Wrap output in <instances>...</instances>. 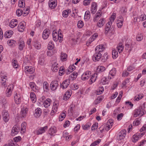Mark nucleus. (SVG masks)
I'll return each mask as SVG.
<instances>
[{
	"label": "nucleus",
	"instance_id": "1",
	"mask_svg": "<svg viewBox=\"0 0 146 146\" xmlns=\"http://www.w3.org/2000/svg\"><path fill=\"white\" fill-rule=\"evenodd\" d=\"M116 17V14L113 13L110 18V21H109L106 24L105 28L104 33L105 35H107L108 33H109V35L110 36L113 35L114 34V31H111L110 29L111 25L112 22H113Z\"/></svg>",
	"mask_w": 146,
	"mask_h": 146
},
{
	"label": "nucleus",
	"instance_id": "2",
	"mask_svg": "<svg viewBox=\"0 0 146 146\" xmlns=\"http://www.w3.org/2000/svg\"><path fill=\"white\" fill-rule=\"evenodd\" d=\"M145 103H144L143 105L141 106V108L135 110L133 113V116L136 117L139 115L141 116H142L145 113Z\"/></svg>",
	"mask_w": 146,
	"mask_h": 146
},
{
	"label": "nucleus",
	"instance_id": "3",
	"mask_svg": "<svg viewBox=\"0 0 146 146\" xmlns=\"http://www.w3.org/2000/svg\"><path fill=\"white\" fill-rule=\"evenodd\" d=\"M145 132L137 133L134 134L132 137V141L133 142H136L139 138L145 134Z\"/></svg>",
	"mask_w": 146,
	"mask_h": 146
},
{
	"label": "nucleus",
	"instance_id": "4",
	"mask_svg": "<svg viewBox=\"0 0 146 146\" xmlns=\"http://www.w3.org/2000/svg\"><path fill=\"white\" fill-rule=\"evenodd\" d=\"M58 86V81L56 80L52 81L50 85V89L52 91L56 90Z\"/></svg>",
	"mask_w": 146,
	"mask_h": 146
},
{
	"label": "nucleus",
	"instance_id": "5",
	"mask_svg": "<svg viewBox=\"0 0 146 146\" xmlns=\"http://www.w3.org/2000/svg\"><path fill=\"white\" fill-rule=\"evenodd\" d=\"M20 131V127L17 125H15L14 126L11 130V135L12 136H15Z\"/></svg>",
	"mask_w": 146,
	"mask_h": 146
},
{
	"label": "nucleus",
	"instance_id": "6",
	"mask_svg": "<svg viewBox=\"0 0 146 146\" xmlns=\"http://www.w3.org/2000/svg\"><path fill=\"white\" fill-rule=\"evenodd\" d=\"M14 88V86L12 84H10L9 85L6 90V96L7 97L10 96L11 94L12 91Z\"/></svg>",
	"mask_w": 146,
	"mask_h": 146
},
{
	"label": "nucleus",
	"instance_id": "7",
	"mask_svg": "<svg viewBox=\"0 0 146 146\" xmlns=\"http://www.w3.org/2000/svg\"><path fill=\"white\" fill-rule=\"evenodd\" d=\"M2 115L3 117V119L4 121L5 122H7L9 119V115L7 111L5 110H3L2 112Z\"/></svg>",
	"mask_w": 146,
	"mask_h": 146
},
{
	"label": "nucleus",
	"instance_id": "8",
	"mask_svg": "<svg viewBox=\"0 0 146 146\" xmlns=\"http://www.w3.org/2000/svg\"><path fill=\"white\" fill-rule=\"evenodd\" d=\"M96 53L94 54L92 59L94 61L98 60L102 57V54L101 52L96 51Z\"/></svg>",
	"mask_w": 146,
	"mask_h": 146
},
{
	"label": "nucleus",
	"instance_id": "9",
	"mask_svg": "<svg viewBox=\"0 0 146 146\" xmlns=\"http://www.w3.org/2000/svg\"><path fill=\"white\" fill-rule=\"evenodd\" d=\"M97 73H95L90 77V80L89 81V84H91L95 81L97 78Z\"/></svg>",
	"mask_w": 146,
	"mask_h": 146
},
{
	"label": "nucleus",
	"instance_id": "10",
	"mask_svg": "<svg viewBox=\"0 0 146 146\" xmlns=\"http://www.w3.org/2000/svg\"><path fill=\"white\" fill-rule=\"evenodd\" d=\"M70 81L69 79H68L64 80L61 84L60 86L62 89L66 88L69 85Z\"/></svg>",
	"mask_w": 146,
	"mask_h": 146
},
{
	"label": "nucleus",
	"instance_id": "11",
	"mask_svg": "<svg viewBox=\"0 0 146 146\" xmlns=\"http://www.w3.org/2000/svg\"><path fill=\"white\" fill-rule=\"evenodd\" d=\"M34 71V68L31 66H27L25 67V72L27 73L32 74Z\"/></svg>",
	"mask_w": 146,
	"mask_h": 146
},
{
	"label": "nucleus",
	"instance_id": "12",
	"mask_svg": "<svg viewBox=\"0 0 146 146\" xmlns=\"http://www.w3.org/2000/svg\"><path fill=\"white\" fill-rule=\"evenodd\" d=\"M72 91L70 90H69L66 92L63 96V100H67L70 97Z\"/></svg>",
	"mask_w": 146,
	"mask_h": 146
},
{
	"label": "nucleus",
	"instance_id": "13",
	"mask_svg": "<svg viewBox=\"0 0 146 146\" xmlns=\"http://www.w3.org/2000/svg\"><path fill=\"white\" fill-rule=\"evenodd\" d=\"M48 129L47 126H45L44 127H40L39 129L37 130L36 134L37 135L41 134L44 133Z\"/></svg>",
	"mask_w": 146,
	"mask_h": 146
},
{
	"label": "nucleus",
	"instance_id": "14",
	"mask_svg": "<svg viewBox=\"0 0 146 146\" xmlns=\"http://www.w3.org/2000/svg\"><path fill=\"white\" fill-rule=\"evenodd\" d=\"M116 72V69L115 68H113L109 72V74L108 76V79L110 80L112 79L113 78L111 77H113L115 75Z\"/></svg>",
	"mask_w": 146,
	"mask_h": 146
},
{
	"label": "nucleus",
	"instance_id": "15",
	"mask_svg": "<svg viewBox=\"0 0 146 146\" xmlns=\"http://www.w3.org/2000/svg\"><path fill=\"white\" fill-rule=\"evenodd\" d=\"M126 131L125 130H121L119 133V137L117 138L118 140H121L123 139L126 135Z\"/></svg>",
	"mask_w": 146,
	"mask_h": 146
},
{
	"label": "nucleus",
	"instance_id": "16",
	"mask_svg": "<svg viewBox=\"0 0 146 146\" xmlns=\"http://www.w3.org/2000/svg\"><path fill=\"white\" fill-rule=\"evenodd\" d=\"M50 34V31L48 29H46L44 30L43 33L42 37L44 39L48 38Z\"/></svg>",
	"mask_w": 146,
	"mask_h": 146
},
{
	"label": "nucleus",
	"instance_id": "17",
	"mask_svg": "<svg viewBox=\"0 0 146 146\" xmlns=\"http://www.w3.org/2000/svg\"><path fill=\"white\" fill-rule=\"evenodd\" d=\"M132 41L130 40H128L126 43L125 45V48L126 50H128L130 48L129 51H131L132 48Z\"/></svg>",
	"mask_w": 146,
	"mask_h": 146
},
{
	"label": "nucleus",
	"instance_id": "18",
	"mask_svg": "<svg viewBox=\"0 0 146 146\" xmlns=\"http://www.w3.org/2000/svg\"><path fill=\"white\" fill-rule=\"evenodd\" d=\"M28 109L27 108H23L21 109L20 115L21 117H25L26 116V115L28 111Z\"/></svg>",
	"mask_w": 146,
	"mask_h": 146
},
{
	"label": "nucleus",
	"instance_id": "19",
	"mask_svg": "<svg viewBox=\"0 0 146 146\" xmlns=\"http://www.w3.org/2000/svg\"><path fill=\"white\" fill-rule=\"evenodd\" d=\"M14 99L15 103L17 104H19L21 101V96L20 94H16L14 97Z\"/></svg>",
	"mask_w": 146,
	"mask_h": 146
},
{
	"label": "nucleus",
	"instance_id": "20",
	"mask_svg": "<svg viewBox=\"0 0 146 146\" xmlns=\"http://www.w3.org/2000/svg\"><path fill=\"white\" fill-rule=\"evenodd\" d=\"M56 0H50L48 3L49 6L51 9H53L56 6L57 3L55 2Z\"/></svg>",
	"mask_w": 146,
	"mask_h": 146
},
{
	"label": "nucleus",
	"instance_id": "21",
	"mask_svg": "<svg viewBox=\"0 0 146 146\" xmlns=\"http://www.w3.org/2000/svg\"><path fill=\"white\" fill-rule=\"evenodd\" d=\"M18 24L17 21L16 19H12L10 23V26L12 28H14Z\"/></svg>",
	"mask_w": 146,
	"mask_h": 146
},
{
	"label": "nucleus",
	"instance_id": "22",
	"mask_svg": "<svg viewBox=\"0 0 146 146\" xmlns=\"http://www.w3.org/2000/svg\"><path fill=\"white\" fill-rule=\"evenodd\" d=\"M18 28L19 31L21 32H23L25 28L24 23L22 22L20 23L18 25Z\"/></svg>",
	"mask_w": 146,
	"mask_h": 146
},
{
	"label": "nucleus",
	"instance_id": "23",
	"mask_svg": "<svg viewBox=\"0 0 146 146\" xmlns=\"http://www.w3.org/2000/svg\"><path fill=\"white\" fill-rule=\"evenodd\" d=\"M42 113V111L41 109L38 108L35 110V113L34 115L36 117H39Z\"/></svg>",
	"mask_w": 146,
	"mask_h": 146
},
{
	"label": "nucleus",
	"instance_id": "24",
	"mask_svg": "<svg viewBox=\"0 0 146 146\" xmlns=\"http://www.w3.org/2000/svg\"><path fill=\"white\" fill-rule=\"evenodd\" d=\"M13 31L9 30L6 31L4 34V37L5 38H9L13 35Z\"/></svg>",
	"mask_w": 146,
	"mask_h": 146
},
{
	"label": "nucleus",
	"instance_id": "25",
	"mask_svg": "<svg viewBox=\"0 0 146 146\" xmlns=\"http://www.w3.org/2000/svg\"><path fill=\"white\" fill-rule=\"evenodd\" d=\"M104 49L103 45H99L96 47L95 50L97 52H101L104 50Z\"/></svg>",
	"mask_w": 146,
	"mask_h": 146
},
{
	"label": "nucleus",
	"instance_id": "26",
	"mask_svg": "<svg viewBox=\"0 0 146 146\" xmlns=\"http://www.w3.org/2000/svg\"><path fill=\"white\" fill-rule=\"evenodd\" d=\"M105 21L104 19H100L97 24V26L99 27H101L104 25Z\"/></svg>",
	"mask_w": 146,
	"mask_h": 146
},
{
	"label": "nucleus",
	"instance_id": "27",
	"mask_svg": "<svg viewBox=\"0 0 146 146\" xmlns=\"http://www.w3.org/2000/svg\"><path fill=\"white\" fill-rule=\"evenodd\" d=\"M57 110V105L56 103H54L52 110L51 112V115H52L53 113H56Z\"/></svg>",
	"mask_w": 146,
	"mask_h": 146
},
{
	"label": "nucleus",
	"instance_id": "28",
	"mask_svg": "<svg viewBox=\"0 0 146 146\" xmlns=\"http://www.w3.org/2000/svg\"><path fill=\"white\" fill-rule=\"evenodd\" d=\"M51 101V100L50 99H47L44 103V105L45 107L47 108L50 106Z\"/></svg>",
	"mask_w": 146,
	"mask_h": 146
},
{
	"label": "nucleus",
	"instance_id": "29",
	"mask_svg": "<svg viewBox=\"0 0 146 146\" xmlns=\"http://www.w3.org/2000/svg\"><path fill=\"white\" fill-rule=\"evenodd\" d=\"M58 65V64L56 62L54 63L52 65V70L53 71L56 72L57 71L59 68Z\"/></svg>",
	"mask_w": 146,
	"mask_h": 146
},
{
	"label": "nucleus",
	"instance_id": "30",
	"mask_svg": "<svg viewBox=\"0 0 146 146\" xmlns=\"http://www.w3.org/2000/svg\"><path fill=\"white\" fill-rule=\"evenodd\" d=\"M120 20H118L117 21L116 23L117 24V26L119 28H121L123 25V20L121 18V17H120Z\"/></svg>",
	"mask_w": 146,
	"mask_h": 146
},
{
	"label": "nucleus",
	"instance_id": "31",
	"mask_svg": "<svg viewBox=\"0 0 146 146\" xmlns=\"http://www.w3.org/2000/svg\"><path fill=\"white\" fill-rule=\"evenodd\" d=\"M66 114V111H63L59 116V120L60 121H62L65 117Z\"/></svg>",
	"mask_w": 146,
	"mask_h": 146
},
{
	"label": "nucleus",
	"instance_id": "32",
	"mask_svg": "<svg viewBox=\"0 0 146 146\" xmlns=\"http://www.w3.org/2000/svg\"><path fill=\"white\" fill-rule=\"evenodd\" d=\"M30 98L33 103H35L36 101V95L35 94L31 92L30 94Z\"/></svg>",
	"mask_w": 146,
	"mask_h": 146
},
{
	"label": "nucleus",
	"instance_id": "33",
	"mask_svg": "<svg viewBox=\"0 0 146 146\" xmlns=\"http://www.w3.org/2000/svg\"><path fill=\"white\" fill-rule=\"evenodd\" d=\"M105 70V68L103 66H99L96 69V72L97 74L99 72H102Z\"/></svg>",
	"mask_w": 146,
	"mask_h": 146
},
{
	"label": "nucleus",
	"instance_id": "34",
	"mask_svg": "<svg viewBox=\"0 0 146 146\" xmlns=\"http://www.w3.org/2000/svg\"><path fill=\"white\" fill-rule=\"evenodd\" d=\"M123 48L124 46H123L122 43H120L117 47L118 51L119 53L122 52L123 49Z\"/></svg>",
	"mask_w": 146,
	"mask_h": 146
},
{
	"label": "nucleus",
	"instance_id": "35",
	"mask_svg": "<svg viewBox=\"0 0 146 146\" xmlns=\"http://www.w3.org/2000/svg\"><path fill=\"white\" fill-rule=\"evenodd\" d=\"M56 127L54 126L51 127L49 131V133L51 135H52L56 132Z\"/></svg>",
	"mask_w": 146,
	"mask_h": 146
},
{
	"label": "nucleus",
	"instance_id": "36",
	"mask_svg": "<svg viewBox=\"0 0 146 146\" xmlns=\"http://www.w3.org/2000/svg\"><path fill=\"white\" fill-rule=\"evenodd\" d=\"M112 55L113 59H115L118 56V53L115 49L112 50Z\"/></svg>",
	"mask_w": 146,
	"mask_h": 146
},
{
	"label": "nucleus",
	"instance_id": "37",
	"mask_svg": "<svg viewBox=\"0 0 146 146\" xmlns=\"http://www.w3.org/2000/svg\"><path fill=\"white\" fill-rule=\"evenodd\" d=\"M90 12L89 11H86L84 17V19L85 20H88L90 19Z\"/></svg>",
	"mask_w": 146,
	"mask_h": 146
},
{
	"label": "nucleus",
	"instance_id": "38",
	"mask_svg": "<svg viewBox=\"0 0 146 146\" xmlns=\"http://www.w3.org/2000/svg\"><path fill=\"white\" fill-rule=\"evenodd\" d=\"M61 59L62 61H64L66 60L67 55L65 53H62L61 55Z\"/></svg>",
	"mask_w": 146,
	"mask_h": 146
},
{
	"label": "nucleus",
	"instance_id": "39",
	"mask_svg": "<svg viewBox=\"0 0 146 146\" xmlns=\"http://www.w3.org/2000/svg\"><path fill=\"white\" fill-rule=\"evenodd\" d=\"M71 11L70 10H64L62 12V16L64 17H66L68 16V14L69 12H70Z\"/></svg>",
	"mask_w": 146,
	"mask_h": 146
},
{
	"label": "nucleus",
	"instance_id": "40",
	"mask_svg": "<svg viewBox=\"0 0 146 146\" xmlns=\"http://www.w3.org/2000/svg\"><path fill=\"white\" fill-rule=\"evenodd\" d=\"M44 57L43 56L40 57L39 59L38 63L41 65H42L44 64Z\"/></svg>",
	"mask_w": 146,
	"mask_h": 146
},
{
	"label": "nucleus",
	"instance_id": "41",
	"mask_svg": "<svg viewBox=\"0 0 146 146\" xmlns=\"http://www.w3.org/2000/svg\"><path fill=\"white\" fill-rule=\"evenodd\" d=\"M43 88L44 90L45 89L49 90V84L46 81H44L43 83Z\"/></svg>",
	"mask_w": 146,
	"mask_h": 146
},
{
	"label": "nucleus",
	"instance_id": "42",
	"mask_svg": "<svg viewBox=\"0 0 146 146\" xmlns=\"http://www.w3.org/2000/svg\"><path fill=\"white\" fill-rule=\"evenodd\" d=\"M77 76V73L76 72H74L72 74L70 75V77L71 78L72 80H74L76 79Z\"/></svg>",
	"mask_w": 146,
	"mask_h": 146
},
{
	"label": "nucleus",
	"instance_id": "43",
	"mask_svg": "<svg viewBox=\"0 0 146 146\" xmlns=\"http://www.w3.org/2000/svg\"><path fill=\"white\" fill-rule=\"evenodd\" d=\"M108 80L107 79L106 77H104L101 80V83L103 85L108 84Z\"/></svg>",
	"mask_w": 146,
	"mask_h": 146
},
{
	"label": "nucleus",
	"instance_id": "44",
	"mask_svg": "<svg viewBox=\"0 0 146 146\" xmlns=\"http://www.w3.org/2000/svg\"><path fill=\"white\" fill-rule=\"evenodd\" d=\"M24 0H19V2L18 6L20 7H23L25 5V3H23Z\"/></svg>",
	"mask_w": 146,
	"mask_h": 146
},
{
	"label": "nucleus",
	"instance_id": "45",
	"mask_svg": "<svg viewBox=\"0 0 146 146\" xmlns=\"http://www.w3.org/2000/svg\"><path fill=\"white\" fill-rule=\"evenodd\" d=\"M91 125V123H87L85 125L82 126L83 129L84 130L88 129V128L90 127Z\"/></svg>",
	"mask_w": 146,
	"mask_h": 146
},
{
	"label": "nucleus",
	"instance_id": "46",
	"mask_svg": "<svg viewBox=\"0 0 146 146\" xmlns=\"http://www.w3.org/2000/svg\"><path fill=\"white\" fill-rule=\"evenodd\" d=\"M143 95L142 94H140L138 95L137 96H136L134 99L135 101H138L142 98L143 97Z\"/></svg>",
	"mask_w": 146,
	"mask_h": 146
},
{
	"label": "nucleus",
	"instance_id": "47",
	"mask_svg": "<svg viewBox=\"0 0 146 146\" xmlns=\"http://www.w3.org/2000/svg\"><path fill=\"white\" fill-rule=\"evenodd\" d=\"M143 38V36L141 34H138L136 36V39L137 41H140Z\"/></svg>",
	"mask_w": 146,
	"mask_h": 146
},
{
	"label": "nucleus",
	"instance_id": "48",
	"mask_svg": "<svg viewBox=\"0 0 146 146\" xmlns=\"http://www.w3.org/2000/svg\"><path fill=\"white\" fill-rule=\"evenodd\" d=\"M23 11L21 9H18L17 10L16 13L17 16H20L23 14Z\"/></svg>",
	"mask_w": 146,
	"mask_h": 146
},
{
	"label": "nucleus",
	"instance_id": "49",
	"mask_svg": "<svg viewBox=\"0 0 146 146\" xmlns=\"http://www.w3.org/2000/svg\"><path fill=\"white\" fill-rule=\"evenodd\" d=\"M77 25L78 27L79 28H81L83 27L84 26V23L82 21H79Z\"/></svg>",
	"mask_w": 146,
	"mask_h": 146
},
{
	"label": "nucleus",
	"instance_id": "50",
	"mask_svg": "<svg viewBox=\"0 0 146 146\" xmlns=\"http://www.w3.org/2000/svg\"><path fill=\"white\" fill-rule=\"evenodd\" d=\"M12 64L13 67L15 68H17L18 67V65L17 63V62L15 59H13L12 60Z\"/></svg>",
	"mask_w": 146,
	"mask_h": 146
},
{
	"label": "nucleus",
	"instance_id": "51",
	"mask_svg": "<svg viewBox=\"0 0 146 146\" xmlns=\"http://www.w3.org/2000/svg\"><path fill=\"white\" fill-rule=\"evenodd\" d=\"M57 36L58 39L59 40V41L60 42H61L62 41V34L60 32L59 33V31H58V34H57Z\"/></svg>",
	"mask_w": 146,
	"mask_h": 146
},
{
	"label": "nucleus",
	"instance_id": "52",
	"mask_svg": "<svg viewBox=\"0 0 146 146\" xmlns=\"http://www.w3.org/2000/svg\"><path fill=\"white\" fill-rule=\"evenodd\" d=\"M104 91L103 87H100L97 91V94L99 95L102 94Z\"/></svg>",
	"mask_w": 146,
	"mask_h": 146
},
{
	"label": "nucleus",
	"instance_id": "53",
	"mask_svg": "<svg viewBox=\"0 0 146 146\" xmlns=\"http://www.w3.org/2000/svg\"><path fill=\"white\" fill-rule=\"evenodd\" d=\"M54 45L52 44V42H50L48 46V49L49 50H51L53 48Z\"/></svg>",
	"mask_w": 146,
	"mask_h": 146
},
{
	"label": "nucleus",
	"instance_id": "54",
	"mask_svg": "<svg viewBox=\"0 0 146 146\" xmlns=\"http://www.w3.org/2000/svg\"><path fill=\"white\" fill-rule=\"evenodd\" d=\"M16 41L13 40H9L7 41V43L10 46H12L13 44H14L15 43Z\"/></svg>",
	"mask_w": 146,
	"mask_h": 146
},
{
	"label": "nucleus",
	"instance_id": "55",
	"mask_svg": "<svg viewBox=\"0 0 146 146\" xmlns=\"http://www.w3.org/2000/svg\"><path fill=\"white\" fill-rule=\"evenodd\" d=\"M64 67H61L60 68L59 74L60 75L62 76L63 73L64 72Z\"/></svg>",
	"mask_w": 146,
	"mask_h": 146
},
{
	"label": "nucleus",
	"instance_id": "56",
	"mask_svg": "<svg viewBox=\"0 0 146 146\" xmlns=\"http://www.w3.org/2000/svg\"><path fill=\"white\" fill-rule=\"evenodd\" d=\"M26 123L25 122H24L22 123L21 125V131H23L26 129Z\"/></svg>",
	"mask_w": 146,
	"mask_h": 146
},
{
	"label": "nucleus",
	"instance_id": "57",
	"mask_svg": "<svg viewBox=\"0 0 146 146\" xmlns=\"http://www.w3.org/2000/svg\"><path fill=\"white\" fill-rule=\"evenodd\" d=\"M57 35V34L55 32L54 33H53L52 34L53 39L54 41H57L58 40L56 37Z\"/></svg>",
	"mask_w": 146,
	"mask_h": 146
},
{
	"label": "nucleus",
	"instance_id": "58",
	"mask_svg": "<svg viewBox=\"0 0 146 146\" xmlns=\"http://www.w3.org/2000/svg\"><path fill=\"white\" fill-rule=\"evenodd\" d=\"M108 56L107 55V53H105L104 55L102 56V60H103V61L104 62L106 60H107L108 59Z\"/></svg>",
	"mask_w": 146,
	"mask_h": 146
},
{
	"label": "nucleus",
	"instance_id": "59",
	"mask_svg": "<svg viewBox=\"0 0 146 146\" xmlns=\"http://www.w3.org/2000/svg\"><path fill=\"white\" fill-rule=\"evenodd\" d=\"M34 45L35 46V47L38 49H40L41 47L40 44L38 42H35L34 43Z\"/></svg>",
	"mask_w": 146,
	"mask_h": 146
},
{
	"label": "nucleus",
	"instance_id": "60",
	"mask_svg": "<svg viewBox=\"0 0 146 146\" xmlns=\"http://www.w3.org/2000/svg\"><path fill=\"white\" fill-rule=\"evenodd\" d=\"M6 80V79H5V78H3L2 80V82H1L2 85L4 87H6L7 86L5 83Z\"/></svg>",
	"mask_w": 146,
	"mask_h": 146
},
{
	"label": "nucleus",
	"instance_id": "61",
	"mask_svg": "<svg viewBox=\"0 0 146 146\" xmlns=\"http://www.w3.org/2000/svg\"><path fill=\"white\" fill-rule=\"evenodd\" d=\"M21 137H20L18 136L16 137L13 139L14 143H16L21 140Z\"/></svg>",
	"mask_w": 146,
	"mask_h": 146
},
{
	"label": "nucleus",
	"instance_id": "62",
	"mask_svg": "<svg viewBox=\"0 0 146 146\" xmlns=\"http://www.w3.org/2000/svg\"><path fill=\"white\" fill-rule=\"evenodd\" d=\"M9 143H10L11 146H18V145L16 143H14L13 141L11 140H9Z\"/></svg>",
	"mask_w": 146,
	"mask_h": 146
},
{
	"label": "nucleus",
	"instance_id": "63",
	"mask_svg": "<svg viewBox=\"0 0 146 146\" xmlns=\"http://www.w3.org/2000/svg\"><path fill=\"white\" fill-rule=\"evenodd\" d=\"M90 2V0H84L83 1V4L84 5H88Z\"/></svg>",
	"mask_w": 146,
	"mask_h": 146
},
{
	"label": "nucleus",
	"instance_id": "64",
	"mask_svg": "<svg viewBox=\"0 0 146 146\" xmlns=\"http://www.w3.org/2000/svg\"><path fill=\"white\" fill-rule=\"evenodd\" d=\"M98 36V35L96 34H94V35L91 37V39L92 40H91V41H92L96 39V38Z\"/></svg>",
	"mask_w": 146,
	"mask_h": 146
}]
</instances>
